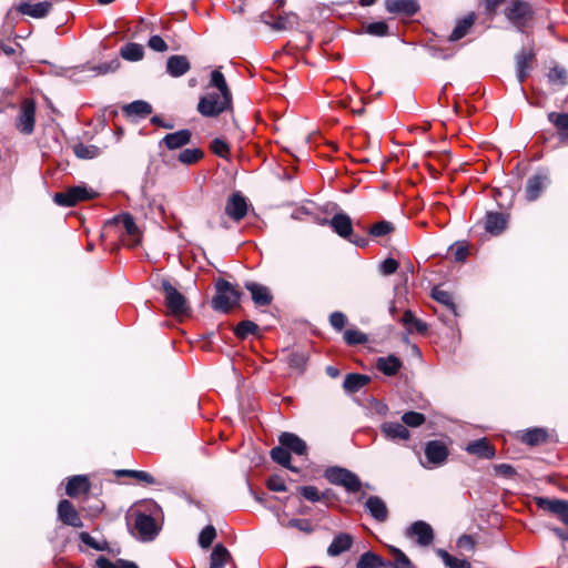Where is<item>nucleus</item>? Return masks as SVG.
Returning a JSON list of instances; mask_svg holds the SVG:
<instances>
[{"mask_svg": "<svg viewBox=\"0 0 568 568\" xmlns=\"http://www.w3.org/2000/svg\"><path fill=\"white\" fill-rule=\"evenodd\" d=\"M215 295L212 298V307L215 311L227 313L240 303L241 292L230 282L220 278L215 284Z\"/></svg>", "mask_w": 568, "mask_h": 568, "instance_id": "f257e3e1", "label": "nucleus"}, {"mask_svg": "<svg viewBox=\"0 0 568 568\" xmlns=\"http://www.w3.org/2000/svg\"><path fill=\"white\" fill-rule=\"evenodd\" d=\"M164 293V302L170 315L174 317L187 316L191 313L190 305L185 296L176 290L166 278L161 282Z\"/></svg>", "mask_w": 568, "mask_h": 568, "instance_id": "f03ea898", "label": "nucleus"}, {"mask_svg": "<svg viewBox=\"0 0 568 568\" xmlns=\"http://www.w3.org/2000/svg\"><path fill=\"white\" fill-rule=\"evenodd\" d=\"M232 106V97L217 94V93H207L203 95L197 104V111L207 118H215L223 113L224 111L231 109Z\"/></svg>", "mask_w": 568, "mask_h": 568, "instance_id": "7ed1b4c3", "label": "nucleus"}, {"mask_svg": "<svg viewBox=\"0 0 568 568\" xmlns=\"http://www.w3.org/2000/svg\"><path fill=\"white\" fill-rule=\"evenodd\" d=\"M325 478L333 485L344 487L348 493H357L362 488L358 476L338 466L328 467L325 470Z\"/></svg>", "mask_w": 568, "mask_h": 568, "instance_id": "20e7f679", "label": "nucleus"}, {"mask_svg": "<svg viewBox=\"0 0 568 568\" xmlns=\"http://www.w3.org/2000/svg\"><path fill=\"white\" fill-rule=\"evenodd\" d=\"M534 11L528 2L515 0L505 9V17L514 24L519 31L529 23L532 19Z\"/></svg>", "mask_w": 568, "mask_h": 568, "instance_id": "39448f33", "label": "nucleus"}, {"mask_svg": "<svg viewBox=\"0 0 568 568\" xmlns=\"http://www.w3.org/2000/svg\"><path fill=\"white\" fill-rule=\"evenodd\" d=\"M95 195L97 193L85 185H77L69 187L64 192L55 193L53 200L60 206L70 207L80 201L93 199Z\"/></svg>", "mask_w": 568, "mask_h": 568, "instance_id": "423d86ee", "label": "nucleus"}, {"mask_svg": "<svg viewBox=\"0 0 568 568\" xmlns=\"http://www.w3.org/2000/svg\"><path fill=\"white\" fill-rule=\"evenodd\" d=\"M134 528L138 531L139 539L142 541L153 540L160 531V527L153 515L140 510H136L135 514Z\"/></svg>", "mask_w": 568, "mask_h": 568, "instance_id": "0eeeda50", "label": "nucleus"}, {"mask_svg": "<svg viewBox=\"0 0 568 568\" xmlns=\"http://www.w3.org/2000/svg\"><path fill=\"white\" fill-rule=\"evenodd\" d=\"M535 503L539 509L555 515L562 524L568 527V500L536 497Z\"/></svg>", "mask_w": 568, "mask_h": 568, "instance_id": "6e6552de", "label": "nucleus"}, {"mask_svg": "<svg viewBox=\"0 0 568 568\" xmlns=\"http://www.w3.org/2000/svg\"><path fill=\"white\" fill-rule=\"evenodd\" d=\"M549 173L545 170L536 172L527 180L525 189V197L529 202L536 201L541 193L549 186Z\"/></svg>", "mask_w": 568, "mask_h": 568, "instance_id": "1a4fd4ad", "label": "nucleus"}, {"mask_svg": "<svg viewBox=\"0 0 568 568\" xmlns=\"http://www.w3.org/2000/svg\"><path fill=\"white\" fill-rule=\"evenodd\" d=\"M36 123V104L32 100H26L17 119V129L23 134H31Z\"/></svg>", "mask_w": 568, "mask_h": 568, "instance_id": "9d476101", "label": "nucleus"}, {"mask_svg": "<svg viewBox=\"0 0 568 568\" xmlns=\"http://www.w3.org/2000/svg\"><path fill=\"white\" fill-rule=\"evenodd\" d=\"M535 61V52L531 48H523L515 55L516 63V75L519 83H523L526 78L529 75L532 63Z\"/></svg>", "mask_w": 568, "mask_h": 568, "instance_id": "9b49d317", "label": "nucleus"}, {"mask_svg": "<svg viewBox=\"0 0 568 568\" xmlns=\"http://www.w3.org/2000/svg\"><path fill=\"white\" fill-rule=\"evenodd\" d=\"M247 213V203L245 197L239 193H233L226 201L225 214L235 222H240Z\"/></svg>", "mask_w": 568, "mask_h": 568, "instance_id": "f8f14e48", "label": "nucleus"}, {"mask_svg": "<svg viewBox=\"0 0 568 568\" xmlns=\"http://www.w3.org/2000/svg\"><path fill=\"white\" fill-rule=\"evenodd\" d=\"M322 224H328L343 239H349L353 233L352 219L344 212H338L331 220L324 219Z\"/></svg>", "mask_w": 568, "mask_h": 568, "instance_id": "ddd939ff", "label": "nucleus"}, {"mask_svg": "<svg viewBox=\"0 0 568 568\" xmlns=\"http://www.w3.org/2000/svg\"><path fill=\"white\" fill-rule=\"evenodd\" d=\"M58 518L61 520L64 525L74 527V528H82L83 521L79 515V513L75 510L71 501L68 499H62L58 504Z\"/></svg>", "mask_w": 568, "mask_h": 568, "instance_id": "4468645a", "label": "nucleus"}, {"mask_svg": "<svg viewBox=\"0 0 568 568\" xmlns=\"http://www.w3.org/2000/svg\"><path fill=\"white\" fill-rule=\"evenodd\" d=\"M407 535L417 538L419 546H428L434 539V531L429 524L423 520L415 521L407 530Z\"/></svg>", "mask_w": 568, "mask_h": 568, "instance_id": "2eb2a0df", "label": "nucleus"}, {"mask_svg": "<svg viewBox=\"0 0 568 568\" xmlns=\"http://www.w3.org/2000/svg\"><path fill=\"white\" fill-rule=\"evenodd\" d=\"M425 456L428 464L433 466L442 465L448 457V449L442 442L430 440L426 444Z\"/></svg>", "mask_w": 568, "mask_h": 568, "instance_id": "dca6fc26", "label": "nucleus"}, {"mask_svg": "<svg viewBox=\"0 0 568 568\" xmlns=\"http://www.w3.org/2000/svg\"><path fill=\"white\" fill-rule=\"evenodd\" d=\"M385 9L393 14L412 17L419 10L417 0H385Z\"/></svg>", "mask_w": 568, "mask_h": 568, "instance_id": "f3484780", "label": "nucleus"}, {"mask_svg": "<svg viewBox=\"0 0 568 568\" xmlns=\"http://www.w3.org/2000/svg\"><path fill=\"white\" fill-rule=\"evenodd\" d=\"M52 9L50 1H41L38 3L21 2L17 10L24 16H29L34 19L45 18Z\"/></svg>", "mask_w": 568, "mask_h": 568, "instance_id": "a211bd4d", "label": "nucleus"}, {"mask_svg": "<svg viewBox=\"0 0 568 568\" xmlns=\"http://www.w3.org/2000/svg\"><path fill=\"white\" fill-rule=\"evenodd\" d=\"M381 432L388 440H408L410 433L404 424L385 422L381 425Z\"/></svg>", "mask_w": 568, "mask_h": 568, "instance_id": "6ab92c4d", "label": "nucleus"}, {"mask_svg": "<svg viewBox=\"0 0 568 568\" xmlns=\"http://www.w3.org/2000/svg\"><path fill=\"white\" fill-rule=\"evenodd\" d=\"M278 443L288 449L290 454L303 456L307 452L306 443L293 433H282L278 437Z\"/></svg>", "mask_w": 568, "mask_h": 568, "instance_id": "aec40b11", "label": "nucleus"}, {"mask_svg": "<svg viewBox=\"0 0 568 568\" xmlns=\"http://www.w3.org/2000/svg\"><path fill=\"white\" fill-rule=\"evenodd\" d=\"M113 224H121L123 229L125 230L126 234L132 237L131 245L139 244V229L134 222V219L129 213H123L118 216H114L112 220H109L106 222V225H113Z\"/></svg>", "mask_w": 568, "mask_h": 568, "instance_id": "412c9836", "label": "nucleus"}, {"mask_svg": "<svg viewBox=\"0 0 568 568\" xmlns=\"http://www.w3.org/2000/svg\"><path fill=\"white\" fill-rule=\"evenodd\" d=\"M466 452L470 455H475L479 458L493 459L496 455L494 446L489 444L487 438H479L469 442L466 446Z\"/></svg>", "mask_w": 568, "mask_h": 568, "instance_id": "4be33fe9", "label": "nucleus"}, {"mask_svg": "<svg viewBox=\"0 0 568 568\" xmlns=\"http://www.w3.org/2000/svg\"><path fill=\"white\" fill-rule=\"evenodd\" d=\"M517 437L528 446H538L548 439V432L542 427H534L518 432Z\"/></svg>", "mask_w": 568, "mask_h": 568, "instance_id": "5701e85b", "label": "nucleus"}, {"mask_svg": "<svg viewBox=\"0 0 568 568\" xmlns=\"http://www.w3.org/2000/svg\"><path fill=\"white\" fill-rule=\"evenodd\" d=\"M365 508L378 523H384L388 517V509L384 500L378 496H369L365 501Z\"/></svg>", "mask_w": 568, "mask_h": 568, "instance_id": "b1692460", "label": "nucleus"}, {"mask_svg": "<svg viewBox=\"0 0 568 568\" xmlns=\"http://www.w3.org/2000/svg\"><path fill=\"white\" fill-rule=\"evenodd\" d=\"M191 69L189 59L185 55H171L166 60V72L173 78H180Z\"/></svg>", "mask_w": 568, "mask_h": 568, "instance_id": "393cba45", "label": "nucleus"}, {"mask_svg": "<svg viewBox=\"0 0 568 568\" xmlns=\"http://www.w3.org/2000/svg\"><path fill=\"white\" fill-rule=\"evenodd\" d=\"M192 138V133L187 129H183L173 133L166 134L161 144H164L169 150L181 149L189 144Z\"/></svg>", "mask_w": 568, "mask_h": 568, "instance_id": "a878e982", "label": "nucleus"}, {"mask_svg": "<svg viewBox=\"0 0 568 568\" xmlns=\"http://www.w3.org/2000/svg\"><path fill=\"white\" fill-rule=\"evenodd\" d=\"M353 545V538L349 534L339 532L337 534L331 545L327 548V555L329 557H337L341 554L347 551Z\"/></svg>", "mask_w": 568, "mask_h": 568, "instance_id": "bb28decb", "label": "nucleus"}, {"mask_svg": "<svg viewBox=\"0 0 568 568\" xmlns=\"http://www.w3.org/2000/svg\"><path fill=\"white\" fill-rule=\"evenodd\" d=\"M507 225V219L500 212H487L485 216V230L493 235H499Z\"/></svg>", "mask_w": 568, "mask_h": 568, "instance_id": "cd10ccee", "label": "nucleus"}, {"mask_svg": "<svg viewBox=\"0 0 568 568\" xmlns=\"http://www.w3.org/2000/svg\"><path fill=\"white\" fill-rule=\"evenodd\" d=\"M245 288L251 292L255 305L265 306L271 304L272 295L266 286L254 282H246Z\"/></svg>", "mask_w": 568, "mask_h": 568, "instance_id": "c85d7f7f", "label": "nucleus"}, {"mask_svg": "<svg viewBox=\"0 0 568 568\" xmlns=\"http://www.w3.org/2000/svg\"><path fill=\"white\" fill-rule=\"evenodd\" d=\"M90 489V484L87 476L77 475L69 478L65 493L70 497H77L82 493H88Z\"/></svg>", "mask_w": 568, "mask_h": 568, "instance_id": "c756f323", "label": "nucleus"}, {"mask_svg": "<svg viewBox=\"0 0 568 568\" xmlns=\"http://www.w3.org/2000/svg\"><path fill=\"white\" fill-rule=\"evenodd\" d=\"M210 568H224L232 559L230 551L221 544H217L211 552Z\"/></svg>", "mask_w": 568, "mask_h": 568, "instance_id": "7c9ffc66", "label": "nucleus"}, {"mask_svg": "<svg viewBox=\"0 0 568 568\" xmlns=\"http://www.w3.org/2000/svg\"><path fill=\"white\" fill-rule=\"evenodd\" d=\"M400 366L402 363L399 358L394 355H389L387 357H379L376 363L377 369L387 376L395 375L399 371Z\"/></svg>", "mask_w": 568, "mask_h": 568, "instance_id": "2f4dec72", "label": "nucleus"}, {"mask_svg": "<svg viewBox=\"0 0 568 568\" xmlns=\"http://www.w3.org/2000/svg\"><path fill=\"white\" fill-rule=\"evenodd\" d=\"M123 112L128 116L144 118L152 112V106L150 103H148L145 101L136 100V101H133V102L124 105Z\"/></svg>", "mask_w": 568, "mask_h": 568, "instance_id": "473e14b6", "label": "nucleus"}, {"mask_svg": "<svg viewBox=\"0 0 568 568\" xmlns=\"http://www.w3.org/2000/svg\"><path fill=\"white\" fill-rule=\"evenodd\" d=\"M475 21V14L470 13L466 16L464 19L458 21L456 27L453 29L452 33L448 37V40L452 42L458 41L464 38Z\"/></svg>", "mask_w": 568, "mask_h": 568, "instance_id": "72a5a7b5", "label": "nucleus"}, {"mask_svg": "<svg viewBox=\"0 0 568 568\" xmlns=\"http://www.w3.org/2000/svg\"><path fill=\"white\" fill-rule=\"evenodd\" d=\"M265 23L276 31L290 30L297 26V16L293 12H288L278 16L274 22L265 21Z\"/></svg>", "mask_w": 568, "mask_h": 568, "instance_id": "f704fd0d", "label": "nucleus"}, {"mask_svg": "<svg viewBox=\"0 0 568 568\" xmlns=\"http://www.w3.org/2000/svg\"><path fill=\"white\" fill-rule=\"evenodd\" d=\"M271 457L272 459L277 463L278 465L288 468L290 470L294 473H298V469L291 465V454L288 449H286L281 444L271 450Z\"/></svg>", "mask_w": 568, "mask_h": 568, "instance_id": "c9c22d12", "label": "nucleus"}, {"mask_svg": "<svg viewBox=\"0 0 568 568\" xmlns=\"http://www.w3.org/2000/svg\"><path fill=\"white\" fill-rule=\"evenodd\" d=\"M369 377L362 374H347L343 387L347 393H356L366 384H368Z\"/></svg>", "mask_w": 568, "mask_h": 568, "instance_id": "e433bc0d", "label": "nucleus"}, {"mask_svg": "<svg viewBox=\"0 0 568 568\" xmlns=\"http://www.w3.org/2000/svg\"><path fill=\"white\" fill-rule=\"evenodd\" d=\"M379 567H390V562H384L383 559L372 551L364 552L357 564L356 568H379Z\"/></svg>", "mask_w": 568, "mask_h": 568, "instance_id": "4c0bfd02", "label": "nucleus"}, {"mask_svg": "<svg viewBox=\"0 0 568 568\" xmlns=\"http://www.w3.org/2000/svg\"><path fill=\"white\" fill-rule=\"evenodd\" d=\"M548 120L556 126L561 139H568V113L549 112Z\"/></svg>", "mask_w": 568, "mask_h": 568, "instance_id": "58836bf2", "label": "nucleus"}, {"mask_svg": "<svg viewBox=\"0 0 568 568\" xmlns=\"http://www.w3.org/2000/svg\"><path fill=\"white\" fill-rule=\"evenodd\" d=\"M120 54L124 60L136 62L143 59L144 48L139 43L131 42L121 48Z\"/></svg>", "mask_w": 568, "mask_h": 568, "instance_id": "ea45409f", "label": "nucleus"}, {"mask_svg": "<svg viewBox=\"0 0 568 568\" xmlns=\"http://www.w3.org/2000/svg\"><path fill=\"white\" fill-rule=\"evenodd\" d=\"M436 554L442 558L447 568H470L468 560L456 558L442 548L436 549Z\"/></svg>", "mask_w": 568, "mask_h": 568, "instance_id": "a19ab883", "label": "nucleus"}, {"mask_svg": "<svg viewBox=\"0 0 568 568\" xmlns=\"http://www.w3.org/2000/svg\"><path fill=\"white\" fill-rule=\"evenodd\" d=\"M73 152L79 159L91 160L100 155L101 150L95 145H87L77 143L73 146Z\"/></svg>", "mask_w": 568, "mask_h": 568, "instance_id": "79ce46f5", "label": "nucleus"}, {"mask_svg": "<svg viewBox=\"0 0 568 568\" xmlns=\"http://www.w3.org/2000/svg\"><path fill=\"white\" fill-rule=\"evenodd\" d=\"M97 568H139V566L129 560L118 559L115 562L101 556L95 560Z\"/></svg>", "mask_w": 568, "mask_h": 568, "instance_id": "37998d69", "label": "nucleus"}, {"mask_svg": "<svg viewBox=\"0 0 568 568\" xmlns=\"http://www.w3.org/2000/svg\"><path fill=\"white\" fill-rule=\"evenodd\" d=\"M432 296L435 301L445 305L455 316L457 315V307L449 292L435 288L433 290Z\"/></svg>", "mask_w": 568, "mask_h": 568, "instance_id": "c03bdc74", "label": "nucleus"}, {"mask_svg": "<svg viewBox=\"0 0 568 568\" xmlns=\"http://www.w3.org/2000/svg\"><path fill=\"white\" fill-rule=\"evenodd\" d=\"M280 524L284 528H294L305 534H312L314 531V526L308 519L292 518L287 521H280Z\"/></svg>", "mask_w": 568, "mask_h": 568, "instance_id": "a18cd8bd", "label": "nucleus"}, {"mask_svg": "<svg viewBox=\"0 0 568 568\" xmlns=\"http://www.w3.org/2000/svg\"><path fill=\"white\" fill-rule=\"evenodd\" d=\"M288 366L293 369L302 372L307 362V355L304 352L292 351L286 356Z\"/></svg>", "mask_w": 568, "mask_h": 568, "instance_id": "49530a36", "label": "nucleus"}, {"mask_svg": "<svg viewBox=\"0 0 568 568\" xmlns=\"http://www.w3.org/2000/svg\"><path fill=\"white\" fill-rule=\"evenodd\" d=\"M210 84L216 88L221 94L232 97L226 80L220 70H213L211 72Z\"/></svg>", "mask_w": 568, "mask_h": 568, "instance_id": "de8ad7c7", "label": "nucleus"}, {"mask_svg": "<svg viewBox=\"0 0 568 568\" xmlns=\"http://www.w3.org/2000/svg\"><path fill=\"white\" fill-rule=\"evenodd\" d=\"M79 539L87 545L88 547L98 550L104 551L109 549V542L105 539L97 540L89 532L82 531L79 534Z\"/></svg>", "mask_w": 568, "mask_h": 568, "instance_id": "09e8293b", "label": "nucleus"}, {"mask_svg": "<svg viewBox=\"0 0 568 568\" xmlns=\"http://www.w3.org/2000/svg\"><path fill=\"white\" fill-rule=\"evenodd\" d=\"M402 322L405 326H413L418 333H425L427 331V324L416 318L414 313L409 310L404 312Z\"/></svg>", "mask_w": 568, "mask_h": 568, "instance_id": "8fccbe9b", "label": "nucleus"}, {"mask_svg": "<svg viewBox=\"0 0 568 568\" xmlns=\"http://www.w3.org/2000/svg\"><path fill=\"white\" fill-rule=\"evenodd\" d=\"M394 231V225L388 221H379L371 226L368 233L374 237H381Z\"/></svg>", "mask_w": 568, "mask_h": 568, "instance_id": "3c124183", "label": "nucleus"}, {"mask_svg": "<svg viewBox=\"0 0 568 568\" xmlns=\"http://www.w3.org/2000/svg\"><path fill=\"white\" fill-rule=\"evenodd\" d=\"M257 329H258V326L254 322H252V321H242L236 326L234 333H235V335L239 338L244 339L250 334H255L257 332Z\"/></svg>", "mask_w": 568, "mask_h": 568, "instance_id": "603ef678", "label": "nucleus"}, {"mask_svg": "<svg viewBox=\"0 0 568 568\" xmlns=\"http://www.w3.org/2000/svg\"><path fill=\"white\" fill-rule=\"evenodd\" d=\"M425 415L418 412H406L402 416V422L405 426L408 427H419L425 423Z\"/></svg>", "mask_w": 568, "mask_h": 568, "instance_id": "864d4df0", "label": "nucleus"}, {"mask_svg": "<svg viewBox=\"0 0 568 568\" xmlns=\"http://www.w3.org/2000/svg\"><path fill=\"white\" fill-rule=\"evenodd\" d=\"M548 80L556 85H565L567 83V71L561 67H554L548 72Z\"/></svg>", "mask_w": 568, "mask_h": 568, "instance_id": "5fc2aeb1", "label": "nucleus"}, {"mask_svg": "<svg viewBox=\"0 0 568 568\" xmlns=\"http://www.w3.org/2000/svg\"><path fill=\"white\" fill-rule=\"evenodd\" d=\"M203 156V152L200 149H184L179 154V160L184 164H193Z\"/></svg>", "mask_w": 568, "mask_h": 568, "instance_id": "6e6d98bb", "label": "nucleus"}, {"mask_svg": "<svg viewBox=\"0 0 568 568\" xmlns=\"http://www.w3.org/2000/svg\"><path fill=\"white\" fill-rule=\"evenodd\" d=\"M343 337L348 345H358L367 342V336L357 329H346Z\"/></svg>", "mask_w": 568, "mask_h": 568, "instance_id": "4d7b16f0", "label": "nucleus"}, {"mask_svg": "<svg viewBox=\"0 0 568 568\" xmlns=\"http://www.w3.org/2000/svg\"><path fill=\"white\" fill-rule=\"evenodd\" d=\"M390 551L394 556V564H390V566H394V568H412L409 558L400 549L392 547Z\"/></svg>", "mask_w": 568, "mask_h": 568, "instance_id": "13d9d810", "label": "nucleus"}, {"mask_svg": "<svg viewBox=\"0 0 568 568\" xmlns=\"http://www.w3.org/2000/svg\"><path fill=\"white\" fill-rule=\"evenodd\" d=\"M366 33L375 37H385L388 34V26L384 21L371 22L365 27Z\"/></svg>", "mask_w": 568, "mask_h": 568, "instance_id": "bf43d9fd", "label": "nucleus"}, {"mask_svg": "<svg viewBox=\"0 0 568 568\" xmlns=\"http://www.w3.org/2000/svg\"><path fill=\"white\" fill-rule=\"evenodd\" d=\"M298 491L305 499L312 503L320 501L325 497V494L320 493L315 486H301Z\"/></svg>", "mask_w": 568, "mask_h": 568, "instance_id": "052dcab7", "label": "nucleus"}, {"mask_svg": "<svg viewBox=\"0 0 568 568\" xmlns=\"http://www.w3.org/2000/svg\"><path fill=\"white\" fill-rule=\"evenodd\" d=\"M215 537H216L215 528L213 526H206L200 532L199 545L202 548H207L212 545Z\"/></svg>", "mask_w": 568, "mask_h": 568, "instance_id": "680f3d73", "label": "nucleus"}, {"mask_svg": "<svg viewBox=\"0 0 568 568\" xmlns=\"http://www.w3.org/2000/svg\"><path fill=\"white\" fill-rule=\"evenodd\" d=\"M120 67L119 59L114 58L111 61L100 63L98 65H94L92 68L93 71H95L98 74H108L115 72Z\"/></svg>", "mask_w": 568, "mask_h": 568, "instance_id": "e2e57ef3", "label": "nucleus"}, {"mask_svg": "<svg viewBox=\"0 0 568 568\" xmlns=\"http://www.w3.org/2000/svg\"><path fill=\"white\" fill-rule=\"evenodd\" d=\"M121 474L133 477L140 481L148 484V485L155 484L154 477L150 473L144 471V470H122Z\"/></svg>", "mask_w": 568, "mask_h": 568, "instance_id": "0e129e2a", "label": "nucleus"}, {"mask_svg": "<svg viewBox=\"0 0 568 568\" xmlns=\"http://www.w3.org/2000/svg\"><path fill=\"white\" fill-rule=\"evenodd\" d=\"M398 268V262L393 257H387L379 265V273L384 276H389L394 274Z\"/></svg>", "mask_w": 568, "mask_h": 568, "instance_id": "69168bd1", "label": "nucleus"}, {"mask_svg": "<svg viewBox=\"0 0 568 568\" xmlns=\"http://www.w3.org/2000/svg\"><path fill=\"white\" fill-rule=\"evenodd\" d=\"M148 47L155 52H165L168 50V44L163 40L161 36L154 34L151 36L148 41Z\"/></svg>", "mask_w": 568, "mask_h": 568, "instance_id": "338daca9", "label": "nucleus"}, {"mask_svg": "<svg viewBox=\"0 0 568 568\" xmlns=\"http://www.w3.org/2000/svg\"><path fill=\"white\" fill-rule=\"evenodd\" d=\"M211 149L216 155L221 158H226V155L229 154V145L222 139H214L212 141Z\"/></svg>", "mask_w": 568, "mask_h": 568, "instance_id": "774afa93", "label": "nucleus"}]
</instances>
